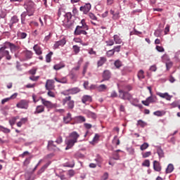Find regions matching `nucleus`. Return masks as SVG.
Segmentation results:
<instances>
[{
	"label": "nucleus",
	"mask_w": 180,
	"mask_h": 180,
	"mask_svg": "<svg viewBox=\"0 0 180 180\" xmlns=\"http://www.w3.org/2000/svg\"><path fill=\"white\" fill-rule=\"evenodd\" d=\"M26 15L29 16H33L34 11H36V4L32 0H25L23 5Z\"/></svg>",
	"instance_id": "nucleus-1"
},
{
	"label": "nucleus",
	"mask_w": 180,
	"mask_h": 180,
	"mask_svg": "<svg viewBox=\"0 0 180 180\" xmlns=\"http://www.w3.org/2000/svg\"><path fill=\"white\" fill-rule=\"evenodd\" d=\"M119 98H120V99H123L124 101H129L131 105L136 106V105L133 103V96H131V94H130V93L124 91L123 90H119Z\"/></svg>",
	"instance_id": "nucleus-2"
},
{
	"label": "nucleus",
	"mask_w": 180,
	"mask_h": 180,
	"mask_svg": "<svg viewBox=\"0 0 180 180\" xmlns=\"http://www.w3.org/2000/svg\"><path fill=\"white\" fill-rule=\"evenodd\" d=\"M40 100L42 105H44V106H46V108H47L48 109H53L54 108H57V104H53L51 101H49L45 98H43V97H40Z\"/></svg>",
	"instance_id": "nucleus-3"
},
{
	"label": "nucleus",
	"mask_w": 180,
	"mask_h": 180,
	"mask_svg": "<svg viewBox=\"0 0 180 180\" xmlns=\"http://www.w3.org/2000/svg\"><path fill=\"white\" fill-rule=\"evenodd\" d=\"M0 50L3 53V56L6 57V60H11V58H12V56L9 54V51L8 50V46L6 43H4V46L0 48Z\"/></svg>",
	"instance_id": "nucleus-4"
},
{
	"label": "nucleus",
	"mask_w": 180,
	"mask_h": 180,
	"mask_svg": "<svg viewBox=\"0 0 180 180\" xmlns=\"http://www.w3.org/2000/svg\"><path fill=\"white\" fill-rule=\"evenodd\" d=\"M63 105H65V103H67L68 109H74L75 102L74 101L71 100V96L65 97L63 100Z\"/></svg>",
	"instance_id": "nucleus-5"
},
{
	"label": "nucleus",
	"mask_w": 180,
	"mask_h": 180,
	"mask_svg": "<svg viewBox=\"0 0 180 180\" xmlns=\"http://www.w3.org/2000/svg\"><path fill=\"white\" fill-rule=\"evenodd\" d=\"M92 8V6L91 4L87 3L84 6H82L79 8V11L81 12H83L84 15H86L89 13V11H91V8Z\"/></svg>",
	"instance_id": "nucleus-6"
},
{
	"label": "nucleus",
	"mask_w": 180,
	"mask_h": 180,
	"mask_svg": "<svg viewBox=\"0 0 180 180\" xmlns=\"http://www.w3.org/2000/svg\"><path fill=\"white\" fill-rule=\"evenodd\" d=\"M65 144L67 145L65 150H70L72 147H74V144L77 143L73 139H70V138H67L65 141Z\"/></svg>",
	"instance_id": "nucleus-7"
},
{
	"label": "nucleus",
	"mask_w": 180,
	"mask_h": 180,
	"mask_svg": "<svg viewBox=\"0 0 180 180\" xmlns=\"http://www.w3.org/2000/svg\"><path fill=\"white\" fill-rule=\"evenodd\" d=\"M45 88L47 91H51L54 89V80L48 79L45 84Z\"/></svg>",
	"instance_id": "nucleus-8"
},
{
	"label": "nucleus",
	"mask_w": 180,
	"mask_h": 180,
	"mask_svg": "<svg viewBox=\"0 0 180 180\" xmlns=\"http://www.w3.org/2000/svg\"><path fill=\"white\" fill-rule=\"evenodd\" d=\"M16 106L20 109H27V108H29V104L25 100H21L18 103H17Z\"/></svg>",
	"instance_id": "nucleus-9"
},
{
	"label": "nucleus",
	"mask_w": 180,
	"mask_h": 180,
	"mask_svg": "<svg viewBox=\"0 0 180 180\" xmlns=\"http://www.w3.org/2000/svg\"><path fill=\"white\" fill-rule=\"evenodd\" d=\"M65 43H67V41L65 40V38H63L60 41L55 42L53 48L58 49L59 47H63V46H65Z\"/></svg>",
	"instance_id": "nucleus-10"
},
{
	"label": "nucleus",
	"mask_w": 180,
	"mask_h": 180,
	"mask_svg": "<svg viewBox=\"0 0 180 180\" xmlns=\"http://www.w3.org/2000/svg\"><path fill=\"white\" fill-rule=\"evenodd\" d=\"M47 148L49 151H57V150H60L56 145H54V141H49Z\"/></svg>",
	"instance_id": "nucleus-11"
},
{
	"label": "nucleus",
	"mask_w": 180,
	"mask_h": 180,
	"mask_svg": "<svg viewBox=\"0 0 180 180\" xmlns=\"http://www.w3.org/2000/svg\"><path fill=\"white\" fill-rule=\"evenodd\" d=\"M5 43H6V46H7V49H10L12 53L17 51V50H19V46L11 42H5Z\"/></svg>",
	"instance_id": "nucleus-12"
},
{
	"label": "nucleus",
	"mask_w": 180,
	"mask_h": 180,
	"mask_svg": "<svg viewBox=\"0 0 180 180\" xmlns=\"http://www.w3.org/2000/svg\"><path fill=\"white\" fill-rule=\"evenodd\" d=\"M112 77V73L110 72V70H105L103 72V78L104 81H109Z\"/></svg>",
	"instance_id": "nucleus-13"
},
{
	"label": "nucleus",
	"mask_w": 180,
	"mask_h": 180,
	"mask_svg": "<svg viewBox=\"0 0 180 180\" xmlns=\"http://www.w3.org/2000/svg\"><path fill=\"white\" fill-rule=\"evenodd\" d=\"M76 29H84V30H88L89 27L86 25V22H85V19H82L80 22V25H77L76 27Z\"/></svg>",
	"instance_id": "nucleus-14"
},
{
	"label": "nucleus",
	"mask_w": 180,
	"mask_h": 180,
	"mask_svg": "<svg viewBox=\"0 0 180 180\" xmlns=\"http://www.w3.org/2000/svg\"><path fill=\"white\" fill-rule=\"evenodd\" d=\"M157 95L163 99H166V101H171L172 96H170L168 93H157Z\"/></svg>",
	"instance_id": "nucleus-15"
},
{
	"label": "nucleus",
	"mask_w": 180,
	"mask_h": 180,
	"mask_svg": "<svg viewBox=\"0 0 180 180\" xmlns=\"http://www.w3.org/2000/svg\"><path fill=\"white\" fill-rule=\"evenodd\" d=\"M69 139L76 141L77 143L78 141V139H79V134H78L77 131H73L70 134Z\"/></svg>",
	"instance_id": "nucleus-16"
},
{
	"label": "nucleus",
	"mask_w": 180,
	"mask_h": 180,
	"mask_svg": "<svg viewBox=\"0 0 180 180\" xmlns=\"http://www.w3.org/2000/svg\"><path fill=\"white\" fill-rule=\"evenodd\" d=\"M16 96H18V93H14L10 97L4 98L1 100V105H5V103H6V102H9L11 99H16Z\"/></svg>",
	"instance_id": "nucleus-17"
},
{
	"label": "nucleus",
	"mask_w": 180,
	"mask_h": 180,
	"mask_svg": "<svg viewBox=\"0 0 180 180\" xmlns=\"http://www.w3.org/2000/svg\"><path fill=\"white\" fill-rule=\"evenodd\" d=\"M86 30H84V29H75V36H79L81 34L86 35L88 34V32H86Z\"/></svg>",
	"instance_id": "nucleus-18"
},
{
	"label": "nucleus",
	"mask_w": 180,
	"mask_h": 180,
	"mask_svg": "<svg viewBox=\"0 0 180 180\" xmlns=\"http://www.w3.org/2000/svg\"><path fill=\"white\" fill-rule=\"evenodd\" d=\"M18 22H19V18H18V16L16 15L13 16L9 23L10 29H12V27H13V25H15V23H18Z\"/></svg>",
	"instance_id": "nucleus-19"
},
{
	"label": "nucleus",
	"mask_w": 180,
	"mask_h": 180,
	"mask_svg": "<svg viewBox=\"0 0 180 180\" xmlns=\"http://www.w3.org/2000/svg\"><path fill=\"white\" fill-rule=\"evenodd\" d=\"M50 164H51V162H48L46 164H45L44 166H42L41 168L37 172V174L40 175V174H43V172L44 171H46V169H47V168L49 167V165H50Z\"/></svg>",
	"instance_id": "nucleus-20"
},
{
	"label": "nucleus",
	"mask_w": 180,
	"mask_h": 180,
	"mask_svg": "<svg viewBox=\"0 0 180 180\" xmlns=\"http://www.w3.org/2000/svg\"><path fill=\"white\" fill-rule=\"evenodd\" d=\"M99 137L100 136L98 134H95V136H94L92 141H89V143L91 144V146L98 144V141H99Z\"/></svg>",
	"instance_id": "nucleus-21"
},
{
	"label": "nucleus",
	"mask_w": 180,
	"mask_h": 180,
	"mask_svg": "<svg viewBox=\"0 0 180 180\" xmlns=\"http://www.w3.org/2000/svg\"><path fill=\"white\" fill-rule=\"evenodd\" d=\"M65 67V63L63 62H60L59 63L53 65V70H56V71H58L59 70H61V68H64Z\"/></svg>",
	"instance_id": "nucleus-22"
},
{
	"label": "nucleus",
	"mask_w": 180,
	"mask_h": 180,
	"mask_svg": "<svg viewBox=\"0 0 180 180\" xmlns=\"http://www.w3.org/2000/svg\"><path fill=\"white\" fill-rule=\"evenodd\" d=\"M82 103H86L88 102H92V97L91 96L85 95L82 98Z\"/></svg>",
	"instance_id": "nucleus-23"
},
{
	"label": "nucleus",
	"mask_w": 180,
	"mask_h": 180,
	"mask_svg": "<svg viewBox=\"0 0 180 180\" xmlns=\"http://www.w3.org/2000/svg\"><path fill=\"white\" fill-rule=\"evenodd\" d=\"M43 112H44V106L37 105L34 113V115H38L39 113H43Z\"/></svg>",
	"instance_id": "nucleus-24"
},
{
	"label": "nucleus",
	"mask_w": 180,
	"mask_h": 180,
	"mask_svg": "<svg viewBox=\"0 0 180 180\" xmlns=\"http://www.w3.org/2000/svg\"><path fill=\"white\" fill-rule=\"evenodd\" d=\"M64 26L68 29H72V27L74 26V21L71 20H67V22H64Z\"/></svg>",
	"instance_id": "nucleus-25"
},
{
	"label": "nucleus",
	"mask_w": 180,
	"mask_h": 180,
	"mask_svg": "<svg viewBox=\"0 0 180 180\" xmlns=\"http://www.w3.org/2000/svg\"><path fill=\"white\" fill-rule=\"evenodd\" d=\"M71 120H72V117H71V113L68 112L67 114V116L63 117V122L64 123H65V124H68V123H70Z\"/></svg>",
	"instance_id": "nucleus-26"
},
{
	"label": "nucleus",
	"mask_w": 180,
	"mask_h": 180,
	"mask_svg": "<svg viewBox=\"0 0 180 180\" xmlns=\"http://www.w3.org/2000/svg\"><path fill=\"white\" fill-rule=\"evenodd\" d=\"M54 79L55 81H56V82H58L59 84H67L68 82V79H67V77H64L60 79H58L57 77H55Z\"/></svg>",
	"instance_id": "nucleus-27"
},
{
	"label": "nucleus",
	"mask_w": 180,
	"mask_h": 180,
	"mask_svg": "<svg viewBox=\"0 0 180 180\" xmlns=\"http://www.w3.org/2000/svg\"><path fill=\"white\" fill-rule=\"evenodd\" d=\"M107 59L106 57H100V59L97 62L98 67H102L105 63H106Z\"/></svg>",
	"instance_id": "nucleus-28"
},
{
	"label": "nucleus",
	"mask_w": 180,
	"mask_h": 180,
	"mask_svg": "<svg viewBox=\"0 0 180 180\" xmlns=\"http://www.w3.org/2000/svg\"><path fill=\"white\" fill-rule=\"evenodd\" d=\"M113 39L115 44H122V43H123L122 38H120V37L117 34H115L113 36Z\"/></svg>",
	"instance_id": "nucleus-29"
},
{
	"label": "nucleus",
	"mask_w": 180,
	"mask_h": 180,
	"mask_svg": "<svg viewBox=\"0 0 180 180\" xmlns=\"http://www.w3.org/2000/svg\"><path fill=\"white\" fill-rule=\"evenodd\" d=\"M153 169L155 171H157V172H160V171H161V166L160 165V163L157 162V160L153 162Z\"/></svg>",
	"instance_id": "nucleus-30"
},
{
	"label": "nucleus",
	"mask_w": 180,
	"mask_h": 180,
	"mask_svg": "<svg viewBox=\"0 0 180 180\" xmlns=\"http://www.w3.org/2000/svg\"><path fill=\"white\" fill-rule=\"evenodd\" d=\"M146 99L149 103H155V102H157V96H153V94H150V96L148 97Z\"/></svg>",
	"instance_id": "nucleus-31"
},
{
	"label": "nucleus",
	"mask_w": 180,
	"mask_h": 180,
	"mask_svg": "<svg viewBox=\"0 0 180 180\" xmlns=\"http://www.w3.org/2000/svg\"><path fill=\"white\" fill-rule=\"evenodd\" d=\"M81 89L78 87H74L68 90L69 94H71L72 95H75V94H78V92H80Z\"/></svg>",
	"instance_id": "nucleus-32"
},
{
	"label": "nucleus",
	"mask_w": 180,
	"mask_h": 180,
	"mask_svg": "<svg viewBox=\"0 0 180 180\" xmlns=\"http://www.w3.org/2000/svg\"><path fill=\"white\" fill-rule=\"evenodd\" d=\"M155 116H158V117H161L165 115V110H157L153 112Z\"/></svg>",
	"instance_id": "nucleus-33"
},
{
	"label": "nucleus",
	"mask_w": 180,
	"mask_h": 180,
	"mask_svg": "<svg viewBox=\"0 0 180 180\" xmlns=\"http://www.w3.org/2000/svg\"><path fill=\"white\" fill-rule=\"evenodd\" d=\"M33 49L34 50L36 54H37V56H40V54H41L42 51H41V48L40 46H39V45H34L33 47Z\"/></svg>",
	"instance_id": "nucleus-34"
},
{
	"label": "nucleus",
	"mask_w": 180,
	"mask_h": 180,
	"mask_svg": "<svg viewBox=\"0 0 180 180\" xmlns=\"http://www.w3.org/2000/svg\"><path fill=\"white\" fill-rule=\"evenodd\" d=\"M174 165L172 164H169L167 169H166V174H171L174 171Z\"/></svg>",
	"instance_id": "nucleus-35"
},
{
	"label": "nucleus",
	"mask_w": 180,
	"mask_h": 180,
	"mask_svg": "<svg viewBox=\"0 0 180 180\" xmlns=\"http://www.w3.org/2000/svg\"><path fill=\"white\" fill-rule=\"evenodd\" d=\"M27 122V117L21 118L20 122L17 123L18 127H22V124H25Z\"/></svg>",
	"instance_id": "nucleus-36"
},
{
	"label": "nucleus",
	"mask_w": 180,
	"mask_h": 180,
	"mask_svg": "<svg viewBox=\"0 0 180 180\" xmlns=\"http://www.w3.org/2000/svg\"><path fill=\"white\" fill-rule=\"evenodd\" d=\"M86 115L88 117H91V119H96V117H98L96 114L92 111H87Z\"/></svg>",
	"instance_id": "nucleus-37"
},
{
	"label": "nucleus",
	"mask_w": 180,
	"mask_h": 180,
	"mask_svg": "<svg viewBox=\"0 0 180 180\" xmlns=\"http://www.w3.org/2000/svg\"><path fill=\"white\" fill-rule=\"evenodd\" d=\"M19 119V116L13 117L11 120H9V124L11 127H13V125L16 123V120Z\"/></svg>",
	"instance_id": "nucleus-38"
},
{
	"label": "nucleus",
	"mask_w": 180,
	"mask_h": 180,
	"mask_svg": "<svg viewBox=\"0 0 180 180\" xmlns=\"http://www.w3.org/2000/svg\"><path fill=\"white\" fill-rule=\"evenodd\" d=\"M18 37L22 39H26V37H27V34L26 32H20L18 33Z\"/></svg>",
	"instance_id": "nucleus-39"
},
{
	"label": "nucleus",
	"mask_w": 180,
	"mask_h": 180,
	"mask_svg": "<svg viewBox=\"0 0 180 180\" xmlns=\"http://www.w3.org/2000/svg\"><path fill=\"white\" fill-rule=\"evenodd\" d=\"M114 65L116 68L119 69L123 65V63L120 61V60H117L115 61Z\"/></svg>",
	"instance_id": "nucleus-40"
},
{
	"label": "nucleus",
	"mask_w": 180,
	"mask_h": 180,
	"mask_svg": "<svg viewBox=\"0 0 180 180\" xmlns=\"http://www.w3.org/2000/svg\"><path fill=\"white\" fill-rule=\"evenodd\" d=\"M89 66V62H86L83 67V72H82L83 75H85V74H86V71L88 70Z\"/></svg>",
	"instance_id": "nucleus-41"
},
{
	"label": "nucleus",
	"mask_w": 180,
	"mask_h": 180,
	"mask_svg": "<svg viewBox=\"0 0 180 180\" xmlns=\"http://www.w3.org/2000/svg\"><path fill=\"white\" fill-rule=\"evenodd\" d=\"M157 153L159 155V158H162L164 157V151L161 148H158Z\"/></svg>",
	"instance_id": "nucleus-42"
},
{
	"label": "nucleus",
	"mask_w": 180,
	"mask_h": 180,
	"mask_svg": "<svg viewBox=\"0 0 180 180\" xmlns=\"http://www.w3.org/2000/svg\"><path fill=\"white\" fill-rule=\"evenodd\" d=\"M137 126H140V127H146L147 126V123L144 122V121L139 120L136 124Z\"/></svg>",
	"instance_id": "nucleus-43"
},
{
	"label": "nucleus",
	"mask_w": 180,
	"mask_h": 180,
	"mask_svg": "<svg viewBox=\"0 0 180 180\" xmlns=\"http://www.w3.org/2000/svg\"><path fill=\"white\" fill-rule=\"evenodd\" d=\"M26 16H27V14H26V11H24L21 14V23H22V25H25V20H26Z\"/></svg>",
	"instance_id": "nucleus-44"
},
{
	"label": "nucleus",
	"mask_w": 180,
	"mask_h": 180,
	"mask_svg": "<svg viewBox=\"0 0 180 180\" xmlns=\"http://www.w3.org/2000/svg\"><path fill=\"white\" fill-rule=\"evenodd\" d=\"M72 49H73V51H74L75 54H78V53H79V51H81V49L77 45H74L72 46Z\"/></svg>",
	"instance_id": "nucleus-45"
},
{
	"label": "nucleus",
	"mask_w": 180,
	"mask_h": 180,
	"mask_svg": "<svg viewBox=\"0 0 180 180\" xmlns=\"http://www.w3.org/2000/svg\"><path fill=\"white\" fill-rule=\"evenodd\" d=\"M88 16L91 20H98V17H96V15L93 13H89Z\"/></svg>",
	"instance_id": "nucleus-46"
},
{
	"label": "nucleus",
	"mask_w": 180,
	"mask_h": 180,
	"mask_svg": "<svg viewBox=\"0 0 180 180\" xmlns=\"http://www.w3.org/2000/svg\"><path fill=\"white\" fill-rule=\"evenodd\" d=\"M24 54L26 57V58L30 59L32 58V56H33V53H32V51H26L24 52Z\"/></svg>",
	"instance_id": "nucleus-47"
},
{
	"label": "nucleus",
	"mask_w": 180,
	"mask_h": 180,
	"mask_svg": "<svg viewBox=\"0 0 180 180\" xmlns=\"http://www.w3.org/2000/svg\"><path fill=\"white\" fill-rule=\"evenodd\" d=\"M138 78L139 79H143V78H144V70H141L139 71V72H138Z\"/></svg>",
	"instance_id": "nucleus-48"
},
{
	"label": "nucleus",
	"mask_w": 180,
	"mask_h": 180,
	"mask_svg": "<svg viewBox=\"0 0 180 180\" xmlns=\"http://www.w3.org/2000/svg\"><path fill=\"white\" fill-rule=\"evenodd\" d=\"M0 130L1 131H3V133H6V134L11 133V129L6 127H2L1 125H0Z\"/></svg>",
	"instance_id": "nucleus-49"
},
{
	"label": "nucleus",
	"mask_w": 180,
	"mask_h": 180,
	"mask_svg": "<svg viewBox=\"0 0 180 180\" xmlns=\"http://www.w3.org/2000/svg\"><path fill=\"white\" fill-rule=\"evenodd\" d=\"M94 161H96L97 164H101V162L103 161V159H102V157H101V155H97L96 158L94 159Z\"/></svg>",
	"instance_id": "nucleus-50"
},
{
	"label": "nucleus",
	"mask_w": 180,
	"mask_h": 180,
	"mask_svg": "<svg viewBox=\"0 0 180 180\" xmlns=\"http://www.w3.org/2000/svg\"><path fill=\"white\" fill-rule=\"evenodd\" d=\"M51 56H53V52H49V54L46 56V63H51Z\"/></svg>",
	"instance_id": "nucleus-51"
},
{
	"label": "nucleus",
	"mask_w": 180,
	"mask_h": 180,
	"mask_svg": "<svg viewBox=\"0 0 180 180\" xmlns=\"http://www.w3.org/2000/svg\"><path fill=\"white\" fill-rule=\"evenodd\" d=\"M77 120L79 122V123H84L86 121L85 117L79 115L76 117Z\"/></svg>",
	"instance_id": "nucleus-52"
},
{
	"label": "nucleus",
	"mask_w": 180,
	"mask_h": 180,
	"mask_svg": "<svg viewBox=\"0 0 180 180\" xmlns=\"http://www.w3.org/2000/svg\"><path fill=\"white\" fill-rule=\"evenodd\" d=\"M148 143H144L143 144H142L140 147L141 151H144V150H147V148H148Z\"/></svg>",
	"instance_id": "nucleus-53"
},
{
	"label": "nucleus",
	"mask_w": 180,
	"mask_h": 180,
	"mask_svg": "<svg viewBox=\"0 0 180 180\" xmlns=\"http://www.w3.org/2000/svg\"><path fill=\"white\" fill-rule=\"evenodd\" d=\"M69 75H70L71 79H73L74 81L77 79V75H75L73 71L71 70L69 73Z\"/></svg>",
	"instance_id": "nucleus-54"
},
{
	"label": "nucleus",
	"mask_w": 180,
	"mask_h": 180,
	"mask_svg": "<svg viewBox=\"0 0 180 180\" xmlns=\"http://www.w3.org/2000/svg\"><path fill=\"white\" fill-rule=\"evenodd\" d=\"M109 178V174L108 172H105L103 175L101 176L100 180H107Z\"/></svg>",
	"instance_id": "nucleus-55"
},
{
	"label": "nucleus",
	"mask_w": 180,
	"mask_h": 180,
	"mask_svg": "<svg viewBox=\"0 0 180 180\" xmlns=\"http://www.w3.org/2000/svg\"><path fill=\"white\" fill-rule=\"evenodd\" d=\"M150 155H151V152L150 151H148V152H146L144 153H142L143 158H147L150 157Z\"/></svg>",
	"instance_id": "nucleus-56"
},
{
	"label": "nucleus",
	"mask_w": 180,
	"mask_h": 180,
	"mask_svg": "<svg viewBox=\"0 0 180 180\" xmlns=\"http://www.w3.org/2000/svg\"><path fill=\"white\" fill-rule=\"evenodd\" d=\"M127 152L129 153V154H130V155H134V148H127Z\"/></svg>",
	"instance_id": "nucleus-57"
},
{
	"label": "nucleus",
	"mask_w": 180,
	"mask_h": 180,
	"mask_svg": "<svg viewBox=\"0 0 180 180\" xmlns=\"http://www.w3.org/2000/svg\"><path fill=\"white\" fill-rule=\"evenodd\" d=\"M156 50L157 51H159V53H164L165 51L164 47L161 46H156Z\"/></svg>",
	"instance_id": "nucleus-58"
},
{
	"label": "nucleus",
	"mask_w": 180,
	"mask_h": 180,
	"mask_svg": "<svg viewBox=\"0 0 180 180\" xmlns=\"http://www.w3.org/2000/svg\"><path fill=\"white\" fill-rule=\"evenodd\" d=\"M174 58L176 61L180 62V51H178L175 53Z\"/></svg>",
	"instance_id": "nucleus-59"
},
{
	"label": "nucleus",
	"mask_w": 180,
	"mask_h": 180,
	"mask_svg": "<svg viewBox=\"0 0 180 180\" xmlns=\"http://www.w3.org/2000/svg\"><path fill=\"white\" fill-rule=\"evenodd\" d=\"M105 89H106V85L105 84H101L98 86V91H100L101 92H102L103 91H105Z\"/></svg>",
	"instance_id": "nucleus-60"
},
{
	"label": "nucleus",
	"mask_w": 180,
	"mask_h": 180,
	"mask_svg": "<svg viewBox=\"0 0 180 180\" xmlns=\"http://www.w3.org/2000/svg\"><path fill=\"white\" fill-rule=\"evenodd\" d=\"M113 54H115V50H113V49L110 50L107 52L108 57H112V56H113Z\"/></svg>",
	"instance_id": "nucleus-61"
},
{
	"label": "nucleus",
	"mask_w": 180,
	"mask_h": 180,
	"mask_svg": "<svg viewBox=\"0 0 180 180\" xmlns=\"http://www.w3.org/2000/svg\"><path fill=\"white\" fill-rule=\"evenodd\" d=\"M105 43L107 46H113V44H115L113 39H109L108 41H106Z\"/></svg>",
	"instance_id": "nucleus-62"
},
{
	"label": "nucleus",
	"mask_w": 180,
	"mask_h": 180,
	"mask_svg": "<svg viewBox=\"0 0 180 180\" xmlns=\"http://www.w3.org/2000/svg\"><path fill=\"white\" fill-rule=\"evenodd\" d=\"M142 165L143 167H150V160H146L143 163Z\"/></svg>",
	"instance_id": "nucleus-63"
},
{
	"label": "nucleus",
	"mask_w": 180,
	"mask_h": 180,
	"mask_svg": "<svg viewBox=\"0 0 180 180\" xmlns=\"http://www.w3.org/2000/svg\"><path fill=\"white\" fill-rule=\"evenodd\" d=\"M120 13L117 11L116 13H114V15H112V19L115 20H117L120 18Z\"/></svg>",
	"instance_id": "nucleus-64"
}]
</instances>
